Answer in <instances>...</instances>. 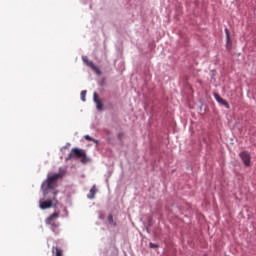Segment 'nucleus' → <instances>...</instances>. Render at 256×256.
I'll list each match as a JSON object with an SVG mask.
<instances>
[{
    "label": "nucleus",
    "instance_id": "obj_6",
    "mask_svg": "<svg viewBox=\"0 0 256 256\" xmlns=\"http://www.w3.org/2000/svg\"><path fill=\"white\" fill-rule=\"evenodd\" d=\"M239 157L241 161H243L245 167H251V155L249 154V152L244 151L239 154Z\"/></svg>",
    "mask_w": 256,
    "mask_h": 256
},
{
    "label": "nucleus",
    "instance_id": "obj_14",
    "mask_svg": "<svg viewBox=\"0 0 256 256\" xmlns=\"http://www.w3.org/2000/svg\"><path fill=\"white\" fill-rule=\"evenodd\" d=\"M125 137V133H123V132H120V133H118V139H119V141H123V138Z\"/></svg>",
    "mask_w": 256,
    "mask_h": 256
},
{
    "label": "nucleus",
    "instance_id": "obj_8",
    "mask_svg": "<svg viewBox=\"0 0 256 256\" xmlns=\"http://www.w3.org/2000/svg\"><path fill=\"white\" fill-rule=\"evenodd\" d=\"M214 98L217 101V103H220V105H223L226 107V109H229V102L223 99L221 96H219L218 93H214Z\"/></svg>",
    "mask_w": 256,
    "mask_h": 256
},
{
    "label": "nucleus",
    "instance_id": "obj_15",
    "mask_svg": "<svg viewBox=\"0 0 256 256\" xmlns=\"http://www.w3.org/2000/svg\"><path fill=\"white\" fill-rule=\"evenodd\" d=\"M80 95H81L82 101H85V95H87V91L83 90Z\"/></svg>",
    "mask_w": 256,
    "mask_h": 256
},
{
    "label": "nucleus",
    "instance_id": "obj_1",
    "mask_svg": "<svg viewBox=\"0 0 256 256\" xmlns=\"http://www.w3.org/2000/svg\"><path fill=\"white\" fill-rule=\"evenodd\" d=\"M63 175V173L53 174L51 176L48 175L47 179L41 185L44 196L48 195L49 191H54L56 189L57 181H59V179H63Z\"/></svg>",
    "mask_w": 256,
    "mask_h": 256
},
{
    "label": "nucleus",
    "instance_id": "obj_13",
    "mask_svg": "<svg viewBox=\"0 0 256 256\" xmlns=\"http://www.w3.org/2000/svg\"><path fill=\"white\" fill-rule=\"evenodd\" d=\"M225 33H226V41L229 44V43H231V36L229 34V29L226 28Z\"/></svg>",
    "mask_w": 256,
    "mask_h": 256
},
{
    "label": "nucleus",
    "instance_id": "obj_7",
    "mask_svg": "<svg viewBox=\"0 0 256 256\" xmlns=\"http://www.w3.org/2000/svg\"><path fill=\"white\" fill-rule=\"evenodd\" d=\"M93 99L98 111H103V102L99 99V94H97V92H94Z\"/></svg>",
    "mask_w": 256,
    "mask_h": 256
},
{
    "label": "nucleus",
    "instance_id": "obj_4",
    "mask_svg": "<svg viewBox=\"0 0 256 256\" xmlns=\"http://www.w3.org/2000/svg\"><path fill=\"white\" fill-rule=\"evenodd\" d=\"M59 217V212H54L52 215H50L46 220V225H49L52 231L55 232V229L59 228V222H55V219Z\"/></svg>",
    "mask_w": 256,
    "mask_h": 256
},
{
    "label": "nucleus",
    "instance_id": "obj_16",
    "mask_svg": "<svg viewBox=\"0 0 256 256\" xmlns=\"http://www.w3.org/2000/svg\"><path fill=\"white\" fill-rule=\"evenodd\" d=\"M150 247L152 249H157V247H159V246L157 244L150 243Z\"/></svg>",
    "mask_w": 256,
    "mask_h": 256
},
{
    "label": "nucleus",
    "instance_id": "obj_3",
    "mask_svg": "<svg viewBox=\"0 0 256 256\" xmlns=\"http://www.w3.org/2000/svg\"><path fill=\"white\" fill-rule=\"evenodd\" d=\"M68 159H81V163H87V152L83 149L72 148Z\"/></svg>",
    "mask_w": 256,
    "mask_h": 256
},
{
    "label": "nucleus",
    "instance_id": "obj_12",
    "mask_svg": "<svg viewBox=\"0 0 256 256\" xmlns=\"http://www.w3.org/2000/svg\"><path fill=\"white\" fill-rule=\"evenodd\" d=\"M84 139H86V141H92L93 143H96V145H99V140H96L89 135H85Z\"/></svg>",
    "mask_w": 256,
    "mask_h": 256
},
{
    "label": "nucleus",
    "instance_id": "obj_10",
    "mask_svg": "<svg viewBox=\"0 0 256 256\" xmlns=\"http://www.w3.org/2000/svg\"><path fill=\"white\" fill-rule=\"evenodd\" d=\"M97 193V187L93 186L90 189V192L88 194V199H95V194Z\"/></svg>",
    "mask_w": 256,
    "mask_h": 256
},
{
    "label": "nucleus",
    "instance_id": "obj_2",
    "mask_svg": "<svg viewBox=\"0 0 256 256\" xmlns=\"http://www.w3.org/2000/svg\"><path fill=\"white\" fill-rule=\"evenodd\" d=\"M59 205V201L57 200V191L53 192V197L47 200H40L39 207L42 210L51 209V207H57Z\"/></svg>",
    "mask_w": 256,
    "mask_h": 256
},
{
    "label": "nucleus",
    "instance_id": "obj_11",
    "mask_svg": "<svg viewBox=\"0 0 256 256\" xmlns=\"http://www.w3.org/2000/svg\"><path fill=\"white\" fill-rule=\"evenodd\" d=\"M108 223H109V225H113V227L117 226V222H115V220H113V215L112 214H110L108 216Z\"/></svg>",
    "mask_w": 256,
    "mask_h": 256
},
{
    "label": "nucleus",
    "instance_id": "obj_5",
    "mask_svg": "<svg viewBox=\"0 0 256 256\" xmlns=\"http://www.w3.org/2000/svg\"><path fill=\"white\" fill-rule=\"evenodd\" d=\"M82 61L85 63V65H87V67H90V69H92V71H94L97 75H101V70L99 69V67H97V65H95L93 61L89 60L87 56H83Z\"/></svg>",
    "mask_w": 256,
    "mask_h": 256
},
{
    "label": "nucleus",
    "instance_id": "obj_9",
    "mask_svg": "<svg viewBox=\"0 0 256 256\" xmlns=\"http://www.w3.org/2000/svg\"><path fill=\"white\" fill-rule=\"evenodd\" d=\"M52 256H63V250L59 247H52Z\"/></svg>",
    "mask_w": 256,
    "mask_h": 256
}]
</instances>
